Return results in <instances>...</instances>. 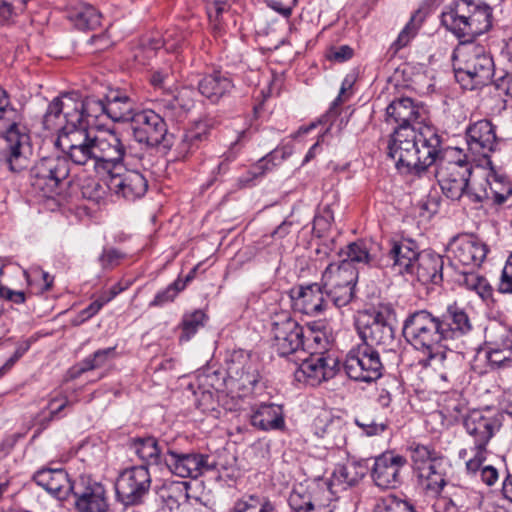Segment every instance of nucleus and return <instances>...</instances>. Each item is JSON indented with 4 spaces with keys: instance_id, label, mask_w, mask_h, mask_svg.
Returning a JSON list of instances; mask_svg holds the SVG:
<instances>
[{
    "instance_id": "1",
    "label": "nucleus",
    "mask_w": 512,
    "mask_h": 512,
    "mask_svg": "<svg viewBox=\"0 0 512 512\" xmlns=\"http://www.w3.org/2000/svg\"><path fill=\"white\" fill-rule=\"evenodd\" d=\"M440 18L448 31L463 40L453 53L456 81L466 90L488 85L495 71L493 58L484 46L472 40L492 27V8L482 1L452 0L444 6Z\"/></svg>"
},
{
    "instance_id": "2",
    "label": "nucleus",
    "mask_w": 512,
    "mask_h": 512,
    "mask_svg": "<svg viewBox=\"0 0 512 512\" xmlns=\"http://www.w3.org/2000/svg\"><path fill=\"white\" fill-rule=\"evenodd\" d=\"M388 122L395 128L388 143V155L401 174L421 176L436 163L442 135L429 121L428 110L409 97L393 100L386 108Z\"/></svg>"
},
{
    "instance_id": "3",
    "label": "nucleus",
    "mask_w": 512,
    "mask_h": 512,
    "mask_svg": "<svg viewBox=\"0 0 512 512\" xmlns=\"http://www.w3.org/2000/svg\"><path fill=\"white\" fill-rule=\"evenodd\" d=\"M31 154V137L24 116L0 87V162L11 171L20 172L28 166Z\"/></svg>"
},
{
    "instance_id": "4",
    "label": "nucleus",
    "mask_w": 512,
    "mask_h": 512,
    "mask_svg": "<svg viewBox=\"0 0 512 512\" xmlns=\"http://www.w3.org/2000/svg\"><path fill=\"white\" fill-rule=\"evenodd\" d=\"M457 148L443 149L441 138V152L436 159V178L442 193L449 199L456 201L463 197L472 174V165L465 159Z\"/></svg>"
},
{
    "instance_id": "5",
    "label": "nucleus",
    "mask_w": 512,
    "mask_h": 512,
    "mask_svg": "<svg viewBox=\"0 0 512 512\" xmlns=\"http://www.w3.org/2000/svg\"><path fill=\"white\" fill-rule=\"evenodd\" d=\"M394 309L391 304H380L365 311L357 320V329L363 346L379 348L382 351L393 350L396 346L395 330L391 324Z\"/></svg>"
},
{
    "instance_id": "6",
    "label": "nucleus",
    "mask_w": 512,
    "mask_h": 512,
    "mask_svg": "<svg viewBox=\"0 0 512 512\" xmlns=\"http://www.w3.org/2000/svg\"><path fill=\"white\" fill-rule=\"evenodd\" d=\"M69 177L70 163L61 155L42 157L30 170L31 186L46 198L61 194L71 183Z\"/></svg>"
},
{
    "instance_id": "7",
    "label": "nucleus",
    "mask_w": 512,
    "mask_h": 512,
    "mask_svg": "<svg viewBox=\"0 0 512 512\" xmlns=\"http://www.w3.org/2000/svg\"><path fill=\"white\" fill-rule=\"evenodd\" d=\"M402 334L411 346L427 356L440 349L444 342L438 318L428 310L410 313L403 322Z\"/></svg>"
},
{
    "instance_id": "8",
    "label": "nucleus",
    "mask_w": 512,
    "mask_h": 512,
    "mask_svg": "<svg viewBox=\"0 0 512 512\" xmlns=\"http://www.w3.org/2000/svg\"><path fill=\"white\" fill-rule=\"evenodd\" d=\"M358 271L348 262L329 264L321 277V285L329 302L337 308L348 305L354 298Z\"/></svg>"
},
{
    "instance_id": "9",
    "label": "nucleus",
    "mask_w": 512,
    "mask_h": 512,
    "mask_svg": "<svg viewBox=\"0 0 512 512\" xmlns=\"http://www.w3.org/2000/svg\"><path fill=\"white\" fill-rule=\"evenodd\" d=\"M466 432L474 440V457L466 461L469 473H476L486 460L487 445L499 428L498 420L479 410L471 411L464 419Z\"/></svg>"
},
{
    "instance_id": "10",
    "label": "nucleus",
    "mask_w": 512,
    "mask_h": 512,
    "mask_svg": "<svg viewBox=\"0 0 512 512\" xmlns=\"http://www.w3.org/2000/svg\"><path fill=\"white\" fill-rule=\"evenodd\" d=\"M272 346L281 357L306 353L304 328L288 313L275 315L272 322Z\"/></svg>"
},
{
    "instance_id": "11",
    "label": "nucleus",
    "mask_w": 512,
    "mask_h": 512,
    "mask_svg": "<svg viewBox=\"0 0 512 512\" xmlns=\"http://www.w3.org/2000/svg\"><path fill=\"white\" fill-rule=\"evenodd\" d=\"M344 369L350 379L370 383L382 376L384 366L377 349L358 345L347 354Z\"/></svg>"
},
{
    "instance_id": "12",
    "label": "nucleus",
    "mask_w": 512,
    "mask_h": 512,
    "mask_svg": "<svg viewBox=\"0 0 512 512\" xmlns=\"http://www.w3.org/2000/svg\"><path fill=\"white\" fill-rule=\"evenodd\" d=\"M150 486L151 475L146 465L124 469L115 483L117 499L125 506L139 505L148 494Z\"/></svg>"
},
{
    "instance_id": "13",
    "label": "nucleus",
    "mask_w": 512,
    "mask_h": 512,
    "mask_svg": "<svg viewBox=\"0 0 512 512\" xmlns=\"http://www.w3.org/2000/svg\"><path fill=\"white\" fill-rule=\"evenodd\" d=\"M132 136L136 142L146 147L172 145L167 135L164 117L150 109L140 110L131 121Z\"/></svg>"
},
{
    "instance_id": "14",
    "label": "nucleus",
    "mask_w": 512,
    "mask_h": 512,
    "mask_svg": "<svg viewBox=\"0 0 512 512\" xmlns=\"http://www.w3.org/2000/svg\"><path fill=\"white\" fill-rule=\"evenodd\" d=\"M94 169L97 173H109L121 168L126 147L115 131L94 136Z\"/></svg>"
},
{
    "instance_id": "15",
    "label": "nucleus",
    "mask_w": 512,
    "mask_h": 512,
    "mask_svg": "<svg viewBox=\"0 0 512 512\" xmlns=\"http://www.w3.org/2000/svg\"><path fill=\"white\" fill-rule=\"evenodd\" d=\"M487 253V245L472 234H459L447 246V256L453 266L479 267Z\"/></svg>"
},
{
    "instance_id": "16",
    "label": "nucleus",
    "mask_w": 512,
    "mask_h": 512,
    "mask_svg": "<svg viewBox=\"0 0 512 512\" xmlns=\"http://www.w3.org/2000/svg\"><path fill=\"white\" fill-rule=\"evenodd\" d=\"M105 183L111 193L128 201L143 197L148 189V180L140 171L122 165L107 173Z\"/></svg>"
},
{
    "instance_id": "17",
    "label": "nucleus",
    "mask_w": 512,
    "mask_h": 512,
    "mask_svg": "<svg viewBox=\"0 0 512 512\" xmlns=\"http://www.w3.org/2000/svg\"><path fill=\"white\" fill-rule=\"evenodd\" d=\"M164 466L176 476L196 479L204 472L214 470L216 463L210 462L208 455L182 453L167 447Z\"/></svg>"
},
{
    "instance_id": "18",
    "label": "nucleus",
    "mask_w": 512,
    "mask_h": 512,
    "mask_svg": "<svg viewBox=\"0 0 512 512\" xmlns=\"http://www.w3.org/2000/svg\"><path fill=\"white\" fill-rule=\"evenodd\" d=\"M407 465V459L393 451H385L374 459L371 478L380 489H396L403 483L401 471Z\"/></svg>"
},
{
    "instance_id": "19",
    "label": "nucleus",
    "mask_w": 512,
    "mask_h": 512,
    "mask_svg": "<svg viewBox=\"0 0 512 512\" xmlns=\"http://www.w3.org/2000/svg\"><path fill=\"white\" fill-rule=\"evenodd\" d=\"M288 504L293 512H333L332 498L319 484H299L291 491Z\"/></svg>"
},
{
    "instance_id": "20",
    "label": "nucleus",
    "mask_w": 512,
    "mask_h": 512,
    "mask_svg": "<svg viewBox=\"0 0 512 512\" xmlns=\"http://www.w3.org/2000/svg\"><path fill=\"white\" fill-rule=\"evenodd\" d=\"M78 512H108L109 503L104 485L90 477L82 476L74 482L71 492Z\"/></svg>"
},
{
    "instance_id": "21",
    "label": "nucleus",
    "mask_w": 512,
    "mask_h": 512,
    "mask_svg": "<svg viewBox=\"0 0 512 512\" xmlns=\"http://www.w3.org/2000/svg\"><path fill=\"white\" fill-rule=\"evenodd\" d=\"M301 363L294 372L295 380L310 386H317L336 375L338 361L325 354H311L308 358L300 359Z\"/></svg>"
},
{
    "instance_id": "22",
    "label": "nucleus",
    "mask_w": 512,
    "mask_h": 512,
    "mask_svg": "<svg viewBox=\"0 0 512 512\" xmlns=\"http://www.w3.org/2000/svg\"><path fill=\"white\" fill-rule=\"evenodd\" d=\"M227 373L242 395L252 393L261 379L257 365L243 351H234L227 361Z\"/></svg>"
},
{
    "instance_id": "23",
    "label": "nucleus",
    "mask_w": 512,
    "mask_h": 512,
    "mask_svg": "<svg viewBox=\"0 0 512 512\" xmlns=\"http://www.w3.org/2000/svg\"><path fill=\"white\" fill-rule=\"evenodd\" d=\"M290 298L295 311L310 316L322 313L330 303L321 283L295 286L290 290Z\"/></svg>"
},
{
    "instance_id": "24",
    "label": "nucleus",
    "mask_w": 512,
    "mask_h": 512,
    "mask_svg": "<svg viewBox=\"0 0 512 512\" xmlns=\"http://www.w3.org/2000/svg\"><path fill=\"white\" fill-rule=\"evenodd\" d=\"M466 142L470 152L479 157H488L498 144L495 126L488 119L471 123L466 128Z\"/></svg>"
},
{
    "instance_id": "25",
    "label": "nucleus",
    "mask_w": 512,
    "mask_h": 512,
    "mask_svg": "<svg viewBox=\"0 0 512 512\" xmlns=\"http://www.w3.org/2000/svg\"><path fill=\"white\" fill-rule=\"evenodd\" d=\"M312 427L314 434L322 440L325 448L339 449L345 446L347 427L341 417H334L324 411L314 419Z\"/></svg>"
},
{
    "instance_id": "26",
    "label": "nucleus",
    "mask_w": 512,
    "mask_h": 512,
    "mask_svg": "<svg viewBox=\"0 0 512 512\" xmlns=\"http://www.w3.org/2000/svg\"><path fill=\"white\" fill-rule=\"evenodd\" d=\"M33 481L52 496L64 500L72 492V483L67 471L63 468H41L32 477Z\"/></svg>"
},
{
    "instance_id": "27",
    "label": "nucleus",
    "mask_w": 512,
    "mask_h": 512,
    "mask_svg": "<svg viewBox=\"0 0 512 512\" xmlns=\"http://www.w3.org/2000/svg\"><path fill=\"white\" fill-rule=\"evenodd\" d=\"M444 341L455 340L467 335L472 330V323L464 308L453 303L437 317Z\"/></svg>"
},
{
    "instance_id": "28",
    "label": "nucleus",
    "mask_w": 512,
    "mask_h": 512,
    "mask_svg": "<svg viewBox=\"0 0 512 512\" xmlns=\"http://www.w3.org/2000/svg\"><path fill=\"white\" fill-rule=\"evenodd\" d=\"M234 88L231 75L222 70H213L205 74L198 82V90L201 95L213 104L229 96Z\"/></svg>"
},
{
    "instance_id": "29",
    "label": "nucleus",
    "mask_w": 512,
    "mask_h": 512,
    "mask_svg": "<svg viewBox=\"0 0 512 512\" xmlns=\"http://www.w3.org/2000/svg\"><path fill=\"white\" fill-rule=\"evenodd\" d=\"M419 255L420 252L415 241L404 239L394 242L388 253V259L392 262V271L399 275H414Z\"/></svg>"
},
{
    "instance_id": "30",
    "label": "nucleus",
    "mask_w": 512,
    "mask_h": 512,
    "mask_svg": "<svg viewBox=\"0 0 512 512\" xmlns=\"http://www.w3.org/2000/svg\"><path fill=\"white\" fill-rule=\"evenodd\" d=\"M106 116L114 122H130L140 111L137 102L125 92L111 91L105 96Z\"/></svg>"
},
{
    "instance_id": "31",
    "label": "nucleus",
    "mask_w": 512,
    "mask_h": 512,
    "mask_svg": "<svg viewBox=\"0 0 512 512\" xmlns=\"http://www.w3.org/2000/svg\"><path fill=\"white\" fill-rule=\"evenodd\" d=\"M250 423L262 431L284 430L285 418L281 405L261 403L252 408Z\"/></svg>"
},
{
    "instance_id": "32",
    "label": "nucleus",
    "mask_w": 512,
    "mask_h": 512,
    "mask_svg": "<svg viewBox=\"0 0 512 512\" xmlns=\"http://www.w3.org/2000/svg\"><path fill=\"white\" fill-rule=\"evenodd\" d=\"M424 367L432 366L443 382L451 383L458 379L461 361L453 351L444 352L440 349L431 353L421 361Z\"/></svg>"
},
{
    "instance_id": "33",
    "label": "nucleus",
    "mask_w": 512,
    "mask_h": 512,
    "mask_svg": "<svg viewBox=\"0 0 512 512\" xmlns=\"http://www.w3.org/2000/svg\"><path fill=\"white\" fill-rule=\"evenodd\" d=\"M131 449L147 465L164 466L165 452L169 445L158 441L153 436L134 438L131 440Z\"/></svg>"
},
{
    "instance_id": "34",
    "label": "nucleus",
    "mask_w": 512,
    "mask_h": 512,
    "mask_svg": "<svg viewBox=\"0 0 512 512\" xmlns=\"http://www.w3.org/2000/svg\"><path fill=\"white\" fill-rule=\"evenodd\" d=\"M486 358L492 368L512 366V333L503 331L495 340L485 343Z\"/></svg>"
},
{
    "instance_id": "35",
    "label": "nucleus",
    "mask_w": 512,
    "mask_h": 512,
    "mask_svg": "<svg viewBox=\"0 0 512 512\" xmlns=\"http://www.w3.org/2000/svg\"><path fill=\"white\" fill-rule=\"evenodd\" d=\"M367 468L360 461H347L344 464L336 465L331 479L329 481V489L339 487L346 490L349 487L357 485L366 475Z\"/></svg>"
},
{
    "instance_id": "36",
    "label": "nucleus",
    "mask_w": 512,
    "mask_h": 512,
    "mask_svg": "<svg viewBox=\"0 0 512 512\" xmlns=\"http://www.w3.org/2000/svg\"><path fill=\"white\" fill-rule=\"evenodd\" d=\"M73 94H63L54 98L48 105L43 116V125L47 130H55L58 128V120L63 114L65 124L76 121L77 114L73 112Z\"/></svg>"
},
{
    "instance_id": "37",
    "label": "nucleus",
    "mask_w": 512,
    "mask_h": 512,
    "mask_svg": "<svg viewBox=\"0 0 512 512\" xmlns=\"http://www.w3.org/2000/svg\"><path fill=\"white\" fill-rule=\"evenodd\" d=\"M418 486L428 496H439L447 485L446 473L443 469V462H433L428 467L414 472Z\"/></svg>"
},
{
    "instance_id": "38",
    "label": "nucleus",
    "mask_w": 512,
    "mask_h": 512,
    "mask_svg": "<svg viewBox=\"0 0 512 512\" xmlns=\"http://www.w3.org/2000/svg\"><path fill=\"white\" fill-rule=\"evenodd\" d=\"M67 18L79 30H93L101 24V13L91 4L81 1L68 5Z\"/></svg>"
},
{
    "instance_id": "39",
    "label": "nucleus",
    "mask_w": 512,
    "mask_h": 512,
    "mask_svg": "<svg viewBox=\"0 0 512 512\" xmlns=\"http://www.w3.org/2000/svg\"><path fill=\"white\" fill-rule=\"evenodd\" d=\"M73 112L77 114L76 122L90 126L102 115H106V100L95 96H87L83 100L73 94Z\"/></svg>"
},
{
    "instance_id": "40",
    "label": "nucleus",
    "mask_w": 512,
    "mask_h": 512,
    "mask_svg": "<svg viewBox=\"0 0 512 512\" xmlns=\"http://www.w3.org/2000/svg\"><path fill=\"white\" fill-rule=\"evenodd\" d=\"M455 282L458 286L475 292L484 302H494L493 287L489 281L478 272L465 270L459 271L456 274Z\"/></svg>"
},
{
    "instance_id": "41",
    "label": "nucleus",
    "mask_w": 512,
    "mask_h": 512,
    "mask_svg": "<svg viewBox=\"0 0 512 512\" xmlns=\"http://www.w3.org/2000/svg\"><path fill=\"white\" fill-rule=\"evenodd\" d=\"M158 493L164 509L169 512H178L181 505L189 500V483L184 481L165 483Z\"/></svg>"
},
{
    "instance_id": "42",
    "label": "nucleus",
    "mask_w": 512,
    "mask_h": 512,
    "mask_svg": "<svg viewBox=\"0 0 512 512\" xmlns=\"http://www.w3.org/2000/svg\"><path fill=\"white\" fill-rule=\"evenodd\" d=\"M442 270L443 259L440 256L420 253L414 275L422 283L439 284L443 280Z\"/></svg>"
},
{
    "instance_id": "43",
    "label": "nucleus",
    "mask_w": 512,
    "mask_h": 512,
    "mask_svg": "<svg viewBox=\"0 0 512 512\" xmlns=\"http://www.w3.org/2000/svg\"><path fill=\"white\" fill-rule=\"evenodd\" d=\"M88 128L89 127L84 125L83 122L79 121L65 124L59 130L55 145L64 153L76 145L88 141V139L92 137Z\"/></svg>"
},
{
    "instance_id": "44",
    "label": "nucleus",
    "mask_w": 512,
    "mask_h": 512,
    "mask_svg": "<svg viewBox=\"0 0 512 512\" xmlns=\"http://www.w3.org/2000/svg\"><path fill=\"white\" fill-rule=\"evenodd\" d=\"M211 123L209 120H199L189 127L183 134L179 143L180 153L188 154L206 142L210 135Z\"/></svg>"
},
{
    "instance_id": "45",
    "label": "nucleus",
    "mask_w": 512,
    "mask_h": 512,
    "mask_svg": "<svg viewBox=\"0 0 512 512\" xmlns=\"http://www.w3.org/2000/svg\"><path fill=\"white\" fill-rule=\"evenodd\" d=\"M372 244L365 240H357L349 243L346 250H340L339 255H345L346 258L340 262H348L351 266L362 264L371 267L375 263V256L371 253Z\"/></svg>"
},
{
    "instance_id": "46",
    "label": "nucleus",
    "mask_w": 512,
    "mask_h": 512,
    "mask_svg": "<svg viewBox=\"0 0 512 512\" xmlns=\"http://www.w3.org/2000/svg\"><path fill=\"white\" fill-rule=\"evenodd\" d=\"M116 357V347H108L95 351L83 359L72 369L71 378H78L81 374L103 367L109 360Z\"/></svg>"
},
{
    "instance_id": "47",
    "label": "nucleus",
    "mask_w": 512,
    "mask_h": 512,
    "mask_svg": "<svg viewBox=\"0 0 512 512\" xmlns=\"http://www.w3.org/2000/svg\"><path fill=\"white\" fill-rule=\"evenodd\" d=\"M485 185L489 186V200L496 204L504 203L512 195V185L504 175H499L495 171L489 172L485 176Z\"/></svg>"
},
{
    "instance_id": "48",
    "label": "nucleus",
    "mask_w": 512,
    "mask_h": 512,
    "mask_svg": "<svg viewBox=\"0 0 512 512\" xmlns=\"http://www.w3.org/2000/svg\"><path fill=\"white\" fill-rule=\"evenodd\" d=\"M354 423L368 437L382 435L389 428V421L386 417L375 415L370 411L357 415Z\"/></svg>"
},
{
    "instance_id": "49",
    "label": "nucleus",
    "mask_w": 512,
    "mask_h": 512,
    "mask_svg": "<svg viewBox=\"0 0 512 512\" xmlns=\"http://www.w3.org/2000/svg\"><path fill=\"white\" fill-rule=\"evenodd\" d=\"M233 512H276V508L268 497L249 494L235 502Z\"/></svg>"
},
{
    "instance_id": "50",
    "label": "nucleus",
    "mask_w": 512,
    "mask_h": 512,
    "mask_svg": "<svg viewBox=\"0 0 512 512\" xmlns=\"http://www.w3.org/2000/svg\"><path fill=\"white\" fill-rule=\"evenodd\" d=\"M411 452L412 468L413 471H419L423 467L432 465L433 462H443L442 457L438 455L436 450L428 445L420 443H413L409 446Z\"/></svg>"
},
{
    "instance_id": "51",
    "label": "nucleus",
    "mask_w": 512,
    "mask_h": 512,
    "mask_svg": "<svg viewBox=\"0 0 512 512\" xmlns=\"http://www.w3.org/2000/svg\"><path fill=\"white\" fill-rule=\"evenodd\" d=\"M290 155L291 148H275L270 153L262 157L255 165H253L249 173L252 175L253 178L263 176L268 171L272 170L273 167L277 166L282 161H284Z\"/></svg>"
},
{
    "instance_id": "52",
    "label": "nucleus",
    "mask_w": 512,
    "mask_h": 512,
    "mask_svg": "<svg viewBox=\"0 0 512 512\" xmlns=\"http://www.w3.org/2000/svg\"><path fill=\"white\" fill-rule=\"evenodd\" d=\"M206 315L202 310H195L191 313H186L182 317L180 341H189L198 331L204 326Z\"/></svg>"
},
{
    "instance_id": "53",
    "label": "nucleus",
    "mask_w": 512,
    "mask_h": 512,
    "mask_svg": "<svg viewBox=\"0 0 512 512\" xmlns=\"http://www.w3.org/2000/svg\"><path fill=\"white\" fill-rule=\"evenodd\" d=\"M65 157L76 165H86L88 162L94 163V136L84 141L80 145L64 152Z\"/></svg>"
},
{
    "instance_id": "54",
    "label": "nucleus",
    "mask_w": 512,
    "mask_h": 512,
    "mask_svg": "<svg viewBox=\"0 0 512 512\" xmlns=\"http://www.w3.org/2000/svg\"><path fill=\"white\" fill-rule=\"evenodd\" d=\"M447 493L459 510L469 509L479 500V495L466 487L452 485Z\"/></svg>"
},
{
    "instance_id": "55",
    "label": "nucleus",
    "mask_w": 512,
    "mask_h": 512,
    "mask_svg": "<svg viewBox=\"0 0 512 512\" xmlns=\"http://www.w3.org/2000/svg\"><path fill=\"white\" fill-rule=\"evenodd\" d=\"M418 16L419 12H416L411 17L409 22L405 25V27L402 29V31L399 33L397 39L393 42L391 47L394 49L395 52L406 47L410 43V41L416 36L422 22L421 19H417Z\"/></svg>"
},
{
    "instance_id": "56",
    "label": "nucleus",
    "mask_w": 512,
    "mask_h": 512,
    "mask_svg": "<svg viewBox=\"0 0 512 512\" xmlns=\"http://www.w3.org/2000/svg\"><path fill=\"white\" fill-rule=\"evenodd\" d=\"M229 0H206V11L215 30H221L223 14L230 10Z\"/></svg>"
},
{
    "instance_id": "57",
    "label": "nucleus",
    "mask_w": 512,
    "mask_h": 512,
    "mask_svg": "<svg viewBox=\"0 0 512 512\" xmlns=\"http://www.w3.org/2000/svg\"><path fill=\"white\" fill-rule=\"evenodd\" d=\"M334 221L333 211L330 206H325L314 216L312 231L317 237H321Z\"/></svg>"
},
{
    "instance_id": "58",
    "label": "nucleus",
    "mask_w": 512,
    "mask_h": 512,
    "mask_svg": "<svg viewBox=\"0 0 512 512\" xmlns=\"http://www.w3.org/2000/svg\"><path fill=\"white\" fill-rule=\"evenodd\" d=\"M489 186L485 185V177H483L479 182L470 184L468 182V186L465 189L463 194L469 202L471 203H481L484 200H489L488 194Z\"/></svg>"
},
{
    "instance_id": "59",
    "label": "nucleus",
    "mask_w": 512,
    "mask_h": 512,
    "mask_svg": "<svg viewBox=\"0 0 512 512\" xmlns=\"http://www.w3.org/2000/svg\"><path fill=\"white\" fill-rule=\"evenodd\" d=\"M374 512H416V510L408 502L393 497L382 500L377 504Z\"/></svg>"
},
{
    "instance_id": "60",
    "label": "nucleus",
    "mask_w": 512,
    "mask_h": 512,
    "mask_svg": "<svg viewBox=\"0 0 512 512\" xmlns=\"http://www.w3.org/2000/svg\"><path fill=\"white\" fill-rule=\"evenodd\" d=\"M124 258V253H122L120 250L116 248L110 247L103 249L102 253L98 258V261L102 269L111 270L118 266Z\"/></svg>"
},
{
    "instance_id": "61",
    "label": "nucleus",
    "mask_w": 512,
    "mask_h": 512,
    "mask_svg": "<svg viewBox=\"0 0 512 512\" xmlns=\"http://www.w3.org/2000/svg\"><path fill=\"white\" fill-rule=\"evenodd\" d=\"M175 282L168 285L165 289L157 292L154 299L149 303V307H162L167 303L173 302L181 292Z\"/></svg>"
},
{
    "instance_id": "62",
    "label": "nucleus",
    "mask_w": 512,
    "mask_h": 512,
    "mask_svg": "<svg viewBox=\"0 0 512 512\" xmlns=\"http://www.w3.org/2000/svg\"><path fill=\"white\" fill-rule=\"evenodd\" d=\"M32 342L33 340L29 338L17 343L13 355L6 360L2 367H0V377L8 372L14 366V364L30 349Z\"/></svg>"
},
{
    "instance_id": "63",
    "label": "nucleus",
    "mask_w": 512,
    "mask_h": 512,
    "mask_svg": "<svg viewBox=\"0 0 512 512\" xmlns=\"http://www.w3.org/2000/svg\"><path fill=\"white\" fill-rule=\"evenodd\" d=\"M498 292L512 294V252L509 254L498 283Z\"/></svg>"
},
{
    "instance_id": "64",
    "label": "nucleus",
    "mask_w": 512,
    "mask_h": 512,
    "mask_svg": "<svg viewBox=\"0 0 512 512\" xmlns=\"http://www.w3.org/2000/svg\"><path fill=\"white\" fill-rule=\"evenodd\" d=\"M106 303L102 298L90 303L86 308L81 310L73 320V325H80L96 315Z\"/></svg>"
}]
</instances>
